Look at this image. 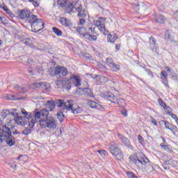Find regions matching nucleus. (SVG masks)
<instances>
[{
  "label": "nucleus",
  "mask_w": 178,
  "mask_h": 178,
  "mask_svg": "<svg viewBox=\"0 0 178 178\" xmlns=\"http://www.w3.org/2000/svg\"><path fill=\"white\" fill-rule=\"evenodd\" d=\"M114 104H117V105H119L121 108L126 106V102L122 97H117Z\"/></svg>",
  "instance_id": "a878e982"
},
{
  "label": "nucleus",
  "mask_w": 178,
  "mask_h": 178,
  "mask_svg": "<svg viewBox=\"0 0 178 178\" xmlns=\"http://www.w3.org/2000/svg\"><path fill=\"white\" fill-rule=\"evenodd\" d=\"M109 150L111 152V153L112 154V155H113L114 156L120 152L121 151L120 148H119L118 147V145L115 143H111L109 144Z\"/></svg>",
  "instance_id": "f3484780"
},
{
  "label": "nucleus",
  "mask_w": 178,
  "mask_h": 178,
  "mask_svg": "<svg viewBox=\"0 0 178 178\" xmlns=\"http://www.w3.org/2000/svg\"><path fill=\"white\" fill-rule=\"evenodd\" d=\"M146 72L147 74H149V76H151V77H154V74L152 73V71H151V70L147 69L146 70Z\"/></svg>",
  "instance_id": "6e6d98bb"
},
{
  "label": "nucleus",
  "mask_w": 178,
  "mask_h": 178,
  "mask_svg": "<svg viewBox=\"0 0 178 178\" xmlns=\"http://www.w3.org/2000/svg\"><path fill=\"white\" fill-rule=\"evenodd\" d=\"M31 86L32 88H40L42 91L48 92L49 91V84L47 82H35L33 83Z\"/></svg>",
  "instance_id": "9d476101"
},
{
  "label": "nucleus",
  "mask_w": 178,
  "mask_h": 178,
  "mask_svg": "<svg viewBox=\"0 0 178 178\" xmlns=\"http://www.w3.org/2000/svg\"><path fill=\"white\" fill-rule=\"evenodd\" d=\"M60 22L63 26H67V24L66 23V18H61Z\"/></svg>",
  "instance_id": "864d4df0"
},
{
  "label": "nucleus",
  "mask_w": 178,
  "mask_h": 178,
  "mask_svg": "<svg viewBox=\"0 0 178 178\" xmlns=\"http://www.w3.org/2000/svg\"><path fill=\"white\" fill-rule=\"evenodd\" d=\"M115 48H116L117 49H119V48H120V44H116V45H115Z\"/></svg>",
  "instance_id": "774afa93"
},
{
  "label": "nucleus",
  "mask_w": 178,
  "mask_h": 178,
  "mask_svg": "<svg viewBox=\"0 0 178 178\" xmlns=\"http://www.w3.org/2000/svg\"><path fill=\"white\" fill-rule=\"evenodd\" d=\"M137 156H140L141 158L135 157V156H129L130 162L135 163V165H147L149 162V159L143 153H139Z\"/></svg>",
  "instance_id": "423d86ee"
},
{
  "label": "nucleus",
  "mask_w": 178,
  "mask_h": 178,
  "mask_svg": "<svg viewBox=\"0 0 178 178\" xmlns=\"http://www.w3.org/2000/svg\"><path fill=\"white\" fill-rule=\"evenodd\" d=\"M75 10L77 12V16L79 18L86 19V17H87V15H88V12H87L81 5L78 6V7H75Z\"/></svg>",
  "instance_id": "4468645a"
},
{
  "label": "nucleus",
  "mask_w": 178,
  "mask_h": 178,
  "mask_svg": "<svg viewBox=\"0 0 178 178\" xmlns=\"http://www.w3.org/2000/svg\"><path fill=\"white\" fill-rule=\"evenodd\" d=\"M31 17V11H30L27 8H24L21 10L19 14V18L22 20H24V19H26L28 23H29V19Z\"/></svg>",
  "instance_id": "dca6fc26"
},
{
  "label": "nucleus",
  "mask_w": 178,
  "mask_h": 178,
  "mask_svg": "<svg viewBox=\"0 0 178 178\" xmlns=\"http://www.w3.org/2000/svg\"><path fill=\"white\" fill-rule=\"evenodd\" d=\"M88 105H89V106H90V108H97L98 105V103L95 102V101H92V100H88Z\"/></svg>",
  "instance_id": "473e14b6"
},
{
  "label": "nucleus",
  "mask_w": 178,
  "mask_h": 178,
  "mask_svg": "<svg viewBox=\"0 0 178 178\" xmlns=\"http://www.w3.org/2000/svg\"><path fill=\"white\" fill-rule=\"evenodd\" d=\"M29 126L30 128H25L23 131H22V134H25V136H29V134H30L31 133V129H33V127H30V122L29 121Z\"/></svg>",
  "instance_id": "2f4dec72"
},
{
  "label": "nucleus",
  "mask_w": 178,
  "mask_h": 178,
  "mask_svg": "<svg viewBox=\"0 0 178 178\" xmlns=\"http://www.w3.org/2000/svg\"><path fill=\"white\" fill-rule=\"evenodd\" d=\"M1 9L4 10L6 13H7L8 10H9L8 8L6 6H2Z\"/></svg>",
  "instance_id": "680f3d73"
},
{
  "label": "nucleus",
  "mask_w": 178,
  "mask_h": 178,
  "mask_svg": "<svg viewBox=\"0 0 178 178\" xmlns=\"http://www.w3.org/2000/svg\"><path fill=\"white\" fill-rule=\"evenodd\" d=\"M161 79L162 80V83L165 84V87H169V84H168V73L165 70L161 71Z\"/></svg>",
  "instance_id": "4be33fe9"
},
{
  "label": "nucleus",
  "mask_w": 178,
  "mask_h": 178,
  "mask_svg": "<svg viewBox=\"0 0 178 178\" xmlns=\"http://www.w3.org/2000/svg\"><path fill=\"white\" fill-rule=\"evenodd\" d=\"M10 115L11 116H16V113H15V112H13V111L10 112Z\"/></svg>",
  "instance_id": "0e129e2a"
},
{
  "label": "nucleus",
  "mask_w": 178,
  "mask_h": 178,
  "mask_svg": "<svg viewBox=\"0 0 178 178\" xmlns=\"http://www.w3.org/2000/svg\"><path fill=\"white\" fill-rule=\"evenodd\" d=\"M166 113H168V115H171L172 114V108H170V107L168 106L166 107V108H164Z\"/></svg>",
  "instance_id": "3c124183"
},
{
  "label": "nucleus",
  "mask_w": 178,
  "mask_h": 178,
  "mask_svg": "<svg viewBox=\"0 0 178 178\" xmlns=\"http://www.w3.org/2000/svg\"><path fill=\"white\" fill-rule=\"evenodd\" d=\"M122 115H123V116L126 117V116H127V113L126 112V111L124 110L122 111Z\"/></svg>",
  "instance_id": "e2e57ef3"
},
{
  "label": "nucleus",
  "mask_w": 178,
  "mask_h": 178,
  "mask_svg": "<svg viewBox=\"0 0 178 178\" xmlns=\"http://www.w3.org/2000/svg\"><path fill=\"white\" fill-rule=\"evenodd\" d=\"M24 44L28 45V47H31V48H34V45H33V41H31L30 38H26L25 40Z\"/></svg>",
  "instance_id": "4c0bfd02"
},
{
  "label": "nucleus",
  "mask_w": 178,
  "mask_h": 178,
  "mask_svg": "<svg viewBox=\"0 0 178 178\" xmlns=\"http://www.w3.org/2000/svg\"><path fill=\"white\" fill-rule=\"evenodd\" d=\"M14 120L17 124H19V126H24V124H27V120L29 122V117L28 118L26 117L23 118L17 113L14 118Z\"/></svg>",
  "instance_id": "2eb2a0df"
},
{
  "label": "nucleus",
  "mask_w": 178,
  "mask_h": 178,
  "mask_svg": "<svg viewBox=\"0 0 178 178\" xmlns=\"http://www.w3.org/2000/svg\"><path fill=\"white\" fill-rule=\"evenodd\" d=\"M176 35V33H170V31H166L165 32V39L167 40V41H170V42H174L175 44H177V42L175 40V36Z\"/></svg>",
  "instance_id": "a211bd4d"
},
{
  "label": "nucleus",
  "mask_w": 178,
  "mask_h": 178,
  "mask_svg": "<svg viewBox=\"0 0 178 178\" xmlns=\"http://www.w3.org/2000/svg\"><path fill=\"white\" fill-rule=\"evenodd\" d=\"M15 90H18V91H20L21 92L23 91L24 88H20V86H19L18 85H15Z\"/></svg>",
  "instance_id": "4d7b16f0"
},
{
  "label": "nucleus",
  "mask_w": 178,
  "mask_h": 178,
  "mask_svg": "<svg viewBox=\"0 0 178 178\" xmlns=\"http://www.w3.org/2000/svg\"><path fill=\"white\" fill-rule=\"evenodd\" d=\"M160 146H161L162 148H165V147H166V145H165V143H161V144H160Z\"/></svg>",
  "instance_id": "338daca9"
},
{
  "label": "nucleus",
  "mask_w": 178,
  "mask_h": 178,
  "mask_svg": "<svg viewBox=\"0 0 178 178\" xmlns=\"http://www.w3.org/2000/svg\"><path fill=\"white\" fill-rule=\"evenodd\" d=\"M9 115H10V111H9V110H3L1 112L2 119H5V118H7V116H9Z\"/></svg>",
  "instance_id": "e433bc0d"
},
{
  "label": "nucleus",
  "mask_w": 178,
  "mask_h": 178,
  "mask_svg": "<svg viewBox=\"0 0 178 178\" xmlns=\"http://www.w3.org/2000/svg\"><path fill=\"white\" fill-rule=\"evenodd\" d=\"M117 136L118 137L119 140L124 144V145H127L129 147L130 145V140L129 138H126V136L120 134V133L117 134Z\"/></svg>",
  "instance_id": "aec40b11"
},
{
  "label": "nucleus",
  "mask_w": 178,
  "mask_h": 178,
  "mask_svg": "<svg viewBox=\"0 0 178 178\" xmlns=\"http://www.w3.org/2000/svg\"><path fill=\"white\" fill-rule=\"evenodd\" d=\"M127 175L128 177H129V178H137L136 175H135L134 173H133L131 172H127Z\"/></svg>",
  "instance_id": "c03bdc74"
},
{
  "label": "nucleus",
  "mask_w": 178,
  "mask_h": 178,
  "mask_svg": "<svg viewBox=\"0 0 178 178\" xmlns=\"http://www.w3.org/2000/svg\"><path fill=\"white\" fill-rule=\"evenodd\" d=\"M95 152H98V154H101L102 156H105L108 152L104 149H100L97 151H95Z\"/></svg>",
  "instance_id": "37998d69"
},
{
  "label": "nucleus",
  "mask_w": 178,
  "mask_h": 178,
  "mask_svg": "<svg viewBox=\"0 0 178 178\" xmlns=\"http://www.w3.org/2000/svg\"><path fill=\"white\" fill-rule=\"evenodd\" d=\"M165 70H167L169 73H170V69L169 67H165Z\"/></svg>",
  "instance_id": "69168bd1"
},
{
  "label": "nucleus",
  "mask_w": 178,
  "mask_h": 178,
  "mask_svg": "<svg viewBox=\"0 0 178 178\" xmlns=\"http://www.w3.org/2000/svg\"><path fill=\"white\" fill-rule=\"evenodd\" d=\"M83 92L86 97H94V95H92V92H91V89L90 88H84Z\"/></svg>",
  "instance_id": "72a5a7b5"
},
{
  "label": "nucleus",
  "mask_w": 178,
  "mask_h": 178,
  "mask_svg": "<svg viewBox=\"0 0 178 178\" xmlns=\"http://www.w3.org/2000/svg\"><path fill=\"white\" fill-rule=\"evenodd\" d=\"M104 98L105 99H108V101H111V104H115V102L118 98V96H115L113 93L108 92L105 95Z\"/></svg>",
  "instance_id": "412c9836"
},
{
  "label": "nucleus",
  "mask_w": 178,
  "mask_h": 178,
  "mask_svg": "<svg viewBox=\"0 0 178 178\" xmlns=\"http://www.w3.org/2000/svg\"><path fill=\"white\" fill-rule=\"evenodd\" d=\"M56 104L58 108H62L63 106L64 111H65V113L67 111H72V113L74 115H77V113H80V107H77L76 108H73V101L67 100L65 102V100H56Z\"/></svg>",
  "instance_id": "20e7f679"
},
{
  "label": "nucleus",
  "mask_w": 178,
  "mask_h": 178,
  "mask_svg": "<svg viewBox=\"0 0 178 178\" xmlns=\"http://www.w3.org/2000/svg\"><path fill=\"white\" fill-rule=\"evenodd\" d=\"M168 130H170V131L175 134V133H176V126L171 125L170 128H168Z\"/></svg>",
  "instance_id": "de8ad7c7"
},
{
  "label": "nucleus",
  "mask_w": 178,
  "mask_h": 178,
  "mask_svg": "<svg viewBox=\"0 0 178 178\" xmlns=\"http://www.w3.org/2000/svg\"><path fill=\"white\" fill-rule=\"evenodd\" d=\"M29 2L32 3V5H33V6H35V8H38V6H40V3H38V1H37L35 0H29Z\"/></svg>",
  "instance_id": "79ce46f5"
},
{
  "label": "nucleus",
  "mask_w": 178,
  "mask_h": 178,
  "mask_svg": "<svg viewBox=\"0 0 178 178\" xmlns=\"http://www.w3.org/2000/svg\"><path fill=\"white\" fill-rule=\"evenodd\" d=\"M43 119V122H46V126L48 129H56V126H58V121L52 116H47V117H42ZM41 122L42 121H39L37 122V123H39V124H41Z\"/></svg>",
  "instance_id": "0eeeda50"
},
{
  "label": "nucleus",
  "mask_w": 178,
  "mask_h": 178,
  "mask_svg": "<svg viewBox=\"0 0 178 178\" xmlns=\"http://www.w3.org/2000/svg\"><path fill=\"white\" fill-rule=\"evenodd\" d=\"M160 126H165V129H168L169 130L170 126H172V124H170V122H169L168 121H165V120H161L159 122Z\"/></svg>",
  "instance_id": "c756f323"
},
{
  "label": "nucleus",
  "mask_w": 178,
  "mask_h": 178,
  "mask_svg": "<svg viewBox=\"0 0 178 178\" xmlns=\"http://www.w3.org/2000/svg\"><path fill=\"white\" fill-rule=\"evenodd\" d=\"M95 81H96V84L99 85V84H104V83H106L107 81H109V79L106 76L97 75L96 76Z\"/></svg>",
  "instance_id": "6ab92c4d"
},
{
  "label": "nucleus",
  "mask_w": 178,
  "mask_h": 178,
  "mask_svg": "<svg viewBox=\"0 0 178 178\" xmlns=\"http://www.w3.org/2000/svg\"><path fill=\"white\" fill-rule=\"evenodd\" d=\"M158 102L161 106L163 108V109H166L168 108V105L165 102H163V100L162 99H159Z\"/></svg>",
  "instance_id": "ea45409f"
},
{
  "label": "nucleus",
  "mask_w": 178,
  "mask_h": 178,
  "mask_svg": "<svg viewBox=\"0 0 178 178\" xmlns=\"http://www.w3.org/2000/svg\"><path fill=\"white\" fill-rule=\"evenodd\" d=\"M151 122L152 124H154V126H158V122H156V120L154 118V117L150 116Z\"/></svg>",
  "instance_id": "603ef678"
},
{
  "label": "nucleus",
  "mask_w": 178,
  "mask_h": 178,
  "mask_svg": "<svg viewBox=\"0 0 178 178\" xmlns=\"http://www.w3.org/2000/svg\"><path fill=\"white\" fill-rule=\"evenodd\" d=\"M29 23L31 24L33 33H38L44 29V21L42 19H38V17L35 15L31 14V16L29 18Z\"/></svg>",
  "instance_id": "7ed1b4c3"
},
{
  "label": "nucleus",
  "mask_w": 178,
  "mask_h": 178,
  "mask_svg": "<svg viewBox=\"0 0 178 178\" xmlns=\"http://www.w3.org/2000/svg\"><path fill=\"white\" fill-rule=\"evenodd\" d=\"M3 122H2V120H0V127H2L3 126H6L8 124V123H10V126H7V127H8V129H10V131L12 132V129H13V126H12V120H8V121L6 122V124H3Z\"/></svg>",
  "instance_id": "7c9ffc66"
},
{
  "label": "nucleus",
  "mask_w": 178,
  "mask_h": 178,
  "mask_svg": "<svg viewBox=\"0 0 178 178\" xmlns=\"http://www.w3.org/2000/svg\"><path fill=\"white\" fill-rule=\"evenodd\" d=\"M118 40V35L116 33L108 35V42H115Z\"/></svg>",
  "instance_id": "cd10ccee"
},
{
  "label": "nucleus",
  "mask_w": 178,
  "mask_h": 178,
  "mask_svg": "<svg viewBox=\"0 0 178 178\" xmlns=\"http://www.w3.org/2000/svg\"><path fill=\"white\" fill-rule=\"evenodd\" d=\"M22 115H24V118H27L29 116V113L26 111L24 108H21Z\"/></svg>",
  "instance_id": "49530a36"
},
{
  "label": "nucleus",
  "mask_w": 178,
  "mask_h": 178,
  "mask_svg": "<svg viewBox=\"0 0 178 178\" xmlns=\"http://www.w3.org/2000/svg\"><path fill=\"white\" fill-rule=\"evenodd\" d=\"M79 24H81V26H84V24H86V18H79Z\"/></svg>",
  "instance_id": "09e8293b"
},
{
  "label": "nucleus",
  "mask_w": 178,
  "mask_h": 178,
  "mask_svg": "<svg viewBox=\"0 0 178 178\" xmlns=\"http://www.w3.org/2000/svg\"><path fill=\"white\" fill-rule=\"evenodd\" d=\"M114 156L117 159H118V161H120V159H123V158L124 157V154H123V152H122L121 150L118 153H117Z\"/></svg>",
  "instance_id": "c9c22d12"
},
{
  "label": "nucleus",
  "mask_w": 178,
  "mask_h": 178,
  "mask_svg": "<svg viewBox=\"0 0 178 178\" xmlns=\"http://www.w3.org/2000/svg\"><path fill=\"white\" fill-rule=\"evenodd\" d=\"M165 17L163 15H159L155 17V22L156 23H159L160 24H163L165 22Z\"/></svg>",
  "instance_id": "c85d7f7f"
},
{
  "label": "nucleus",
  "mask_w": 178,
  "mask_h": 178,
  "mask_svg": "<svg viewBox=\"0 0 178 178\" xmlns=\"http://www.w3.org/2000/svg\"><path fill=\"white\" fill-rule=\"evenodd\" d=\"M10 126V123H8L6 125H3L0 127V143H3V141L6 142V144L9 145V147H12L15 145V137L12 136V132L8 127Z\"/></svg>",
  "instance_id": "f03ea898"
},
{
  "label": "nucleus",
  "mask_w": 178,
  "mask_h": 178,
  "mask_svg": "<svg viewBox=\"0 0 178 178\" xmlns=\"http://www.w3.org/2000/svg\"><path fill=\"white\" fill-rule=\"evenodd\" d=\"M49 72L52 76V77L57 76V77H59L60 79H62V77H65L67 76L69 71H67V69L63 67H51L49 70Z\"/></svg>",
  "instance_id": "39448f33"
},
{
  "label": "nucleus",
  "mask_w": 178,
  "mask_h": 178,
  "mask_svg": "<svg viewBox=\"0 0 178 178\" xmlns=\"http://www.w3.org/2000/svg\"><path fill=\"white\" fill-rule=\"evenodd\" d=\"M104 22H105V19H104L102 17H100L95 22V25L99 29V31L103 33L104 35H108L109 32L105 29V24Z\"/></svg>",
  "instance_id": "1a4fd4ad"
},
{
  "label": "nucleus",
  "mask_w": 178,
  "mask_h": 178,
  "mask_svg": "<svg viewBox=\"0 0 178 178\" xmlns=\"http://www.w3.org/2000/svg\"><path fill=\"white\" fill-rule=\"evenodd\" d=\"M170 115L171 118H172V119H174V120H177V115H176V114L171 113Z\"/></svg>",
  "instance_id": "052dcab7"
},
{
  "label": "nucleus",
  "mask_w": 178,
  "mask_h": 178,
  "mask_svg": "<svg viewBox=\"0 0 178 178\" xmlns=\"http://www.w3.org/2000/svg\"><path fill=\"white\" fill-rule=\"evenodd\" d=\"M149 48L152 49V51H156V48H158L156 40H155V38L152 36L149 38Z\"/></svg>",
  "instance_id": "5701e85b"
},
{
  "label": "nucleus",
  "mask_w": 178,
  "mask_h": 178,
  "mask_svg": "<svg viewBox=\"0 0 178 178\" xmlns=\"http://www.w3.org/2000/svg\"><path fill=\"white\" fill-rule=\"evenodd\" d=\"M60 108H63L60 110V112L57 113V118L59 120V122H60V123H62V122H63L65 120V114H63L64 112L66 113V110H65V108H63V106L60 107Z\"/></svg>",
  "instance_id": "b1692460"
},
{
  "label": "nucleus",
  "mask_w": 178,
  "mask_h": 178,
  "mask_svg": "<svg viewBox=\"0 0 178 178\" xmlns=\"http://www.w3.org/2000/svg\"><path fill=\"white\" fill-rule=\"evenodd\" d=\"M5 22H6V19L3 17H0V23H5Z\"/></svg>",
  "instance_id": "bf43d9fd"
},
{
  "label": "nucleus",
  "mask_w": 178,
  "mask_h": 178,
  "mask_svg": "<svg viewBox=\"0 0 178 178\" xmlns=\"http://www.w3.org/2000/svg\"><path fill=\"white\" fill-rule=\"evenodd\" d=\"M76 31L86 40H92L96 38L95 36H90V35H88V32H87V29L84 27L77 28Z\"/></svg>",
  "instance_id": "ddd939ff"
},
{
  "label": "nucleus",
  "mask_w": 178,
  "mask_h": 178,
  "mask_svg": "<svg viewBox=\"0 0 178 178\" xmlns=\"http://www.w3.org/2000/svg\"><path fill=\"white\" fill-rule=\"evenodd\" d=\"M67 81H69L70 89L72 88V86L75 87H80L81 86V79L79 76L72 75L70 79H67Z\"/></svg>",
  "instance_id": "6e6552de"
},
{
  "label": "nucleus",
  "mask_w": 178,
  "mask_h": 178,
  "mask_svg": "<svg viewBox=\"0 0 178 178\" xmlns=\"http://www.w3.org/2000/svg\"><path fill=\"white\" fill-rule=\"evenodd\" d=\"M67 0H58V3L61 8H65V6L67 5Z\"/></svg>",
  "instance_id": "58836bf2"
},
{
  "label": "nucleus",
  "mask_w": 178,
  "mask_h": 178,
  "mask_svg": "<svg viewBox=\"0 0 178 178\" xmlns=\"http://www.w3.org/2000/svg\"><path fill=\"white\" fill-rule=\"evenodd\" d=\"M52 31H53V33H54V34H56L58 35V37H60V35H62V34H63L62 31L59 30V29H58L56 27H53Z\"/></svg>",
  "instance_id": "f704fd0d"
},
{
  "label": "nucleus",
  "mask_w": 178,
  "mask_h": 178,
  "mask_svg": "<svg viewBox=\"0 0 178 178\" xmlns=\"http://www.w3.org/2000/svg\"><path fill=\"white\" fill-rule=\"evenodd\" d=\"M58 99L47 101L44 104L46 109H42L40 111L38 109L34 111L33 113L29 114V122L30 127H33L37 122H44V119L41 118H47L49 115V111L52 112L55 109V104ZM59 101H63V99H59Z\"/></svg>",
  "instance_id": "f257e3e1"
},
{
  "label": "nucleus",
  "mask_w": 178,
  "mask_h": 178,
  "mask_svg": "<svg viewBox=\"0 0 178 178\" xmlns=\"http://www.w3.org/2000/svg\"><path fill=\"white\" fill-rule=\"evenodd\" d=\"M138 140L140 143L144 142V138H143L141 135L138 136Z\"/></svg>",
  "instance_id": "13d9d810"
},
{
  "label": "nucleus",
  "mask_w": 178,
  "mask_h": 178,
  "mask_svg": "<svg viewBox=\"0 0 178 178\" xmlns=\"http://www.w3.org/2000/svg\"><path fill=\"white\" fill-rule=\"evenodd\" d=\"M106 63L107 66L109 67L113 72H118L120 70V65L115 63L113 59L111 57L106 58Z\"/></svg>",
  "instance_id": "f8f14e48"
},
{
  "label": "nucleus",
  "mask_w": 178,
  "mask_h": 178,
  "mask_svg": "<svg viewBox=\"0 0 178 178\" xmlns=\"http://www.w3.org/2000/svg\"><path fill=\"white\" fill-rule=\"evenodd\" d=\"M4 98L6 99H15V96L10 95H5Z\"/></svg>",
  "instance_id": "8fccbe9b"
},
{
  "label": "nucleus",
  "mask_w": 178,
  "mask_h": 178,
  "mask_svg": "<svg viewBox=\"0 0 178 178\" xmlns=\"http://www.w3.org/2000/svg\"><path fill=\"white\" fill-rule=\"evenodd\" d=\"M55 84L57 88H63V90H70V84H69V81L67 79L63 80L58 79L56 81Z\"/></svg>",
  "instance_id": "9b49d317"
},
{
  "label": "nucleus",
  "mask_w": 178,
  "mask_h": 178,
  "mask_svg": "<svg viewBox=\"0 0 178 178\" xmlns=\"http://www.w3.org/2000/svg\"><path fill=\"white\" fill-rule=\"evenodd\" d=\"M6 13L10 16V17H15V15L13 14V13H12V11H10V10H7Z\"/></svg>",
  "instance_id": "5fc2aeb1"
},
{
  "label": "nucleus",
  "mask_w": 178,
  "mask_h": 178,
  "mask_svg": "<svg viewBox=\"0 0 178 178\" xmlns=\"http://www.w3.org/2000/svg\"><path fill=\"white\" fill-rule=\"evenodd\" d=\"M163 149L165 151H166L167 152H173V148H172V146H170V145L164 146Z\"/></svg>",
  "instance_id": "a19ab883"
},
{
  "label": "nucleus",
  "mask_w": 178,
  "mask_h": 178,
  "mask_svg": "<svg viewBox=\"0 0 178 178\" xmlns=\"http://www.w3.org/2000/svg\"><path fill=\"white\" fill-rule=\"evenodd\" d=\"M78 6H76V3H69L67 5L65 12L67 13H72L73 12V10H74V8L76 9V8H78Z\"/></svg>",
  "instance_id": "393cba45"
},
{
  "label": "nucleus",
  "mask_w": 178,
  "mask_h": 178,
  "mask_svg": "<svg viewBox=\"0 0 178 178\" xmlns=\"http://www.w3.org/2000/svg\"><path fill=\"white\" fill-rule=\"evenodd\" d=\"M35 71L39 73V74H42L44 73V71L42 70V67H37L35 68Z\"/></svg>",
  "instance_id": "a18cd8bd"
},
{
  "label": "nucleus",
  "mask_w": 178,
  "mask_h": 178,
  "mask_svg": "<svg viewBox=\"0 0 178 178\" xmlns=\"http://www.w3.org/2000/svg\"><path fill=\"white\" fill-rule=\"evenodd\" d=\"M88 34V35H90V37H95V40H92L89 41H97V35H98V34H97V32L95 31V28H89Z\"/></svg>",
  "instance_id": "bb28decb"
}]
</instances>
